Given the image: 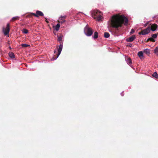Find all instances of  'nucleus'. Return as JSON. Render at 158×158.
<instances>
[{
  "mask_svg": "<svg viewBox=\"0 0 158 158\" xmlns=\"http://www.w3.org/2000/svg\"><path fill=\"white\" fill-rule=\"evenodd\" d=\"M84 32L85 35L88 36H91L93 33V30L88 25H86L85 27Z\"/></svg>",
  "mask_w": 158,
  "mask_h": 158,
  "instance_id": "nucleus-3",
  "label": "nucleus"
},
{
  "mask_svg": "<svg viewBox=\"0 0 158 158\" xmlns=\"http://www.w3.org/2000/svg\"><path fill=\"white\" fill-rule=\"evenodd\" d=\"M32 15H33L36 17H38L39 16H43L44 15V14L42 12L40 11L37 10L35 14L34 13H31L29 15H28V16L29 17H32Z\"/></svg>",
  "mask_w": 158,
  "mask_h": 158,
  "instance_id": "nucleus-4",
  "label": "nucleus"
},
{
  "mask_svg": "<svg viewBox=\"0 0 158 158\" xmlns=\"http://www.w3.org/2000/svg\"><path fill=\"white\" fill-rule=\"evenodd\" d=\"M66 16L65 15H64V16H61V17L60 18H62V19H63V18L64 19H65V18H66Z\"/></svg>",
  "mask_w": 158,
  "mask_h": 158,
  "instance_id": "nucleus-27",
  "label": "nucleus"
},
{
  "mask_svg": "<svg viewBox=\"0 0 158 158\" xmlns=\"http://www.w3.org/2000/svg\"><path fill=\"white\" fill-rule=\"evenodd\" d=\"M104 37L106 38H108L110 36V35L109 33L105 32L104 34Z\"/></svg>",
  "mask_w": 158,
  "mask_h": 158,
  "instance_id": "nucleus-18",
  "label": "nucleus"
},
{
  "mask_svg": "<svg viewBox=\"0 0 158 158\" xmlns=\"http://www.w3.org/2000/svg\"><path fill=\"white\" fill-rule=\"evenodd\" d=\"M62 48H63V43L60 44V45L59 48L58 50V53L57 54V56L56 57L52 58L51 59V60H55L58 58V57L59 56L60 54V53L62 50Z\"/></svg>",
  "mask_w": 158,
  "mask_h": 158,
  "instance_id": "nucleus-6",
  "label": "nucleus"
},
{
  "mask_svg": "<svg viewBox=\"0 0 158 158\" xmlns=\"http://www.w3.org/2000/svg\"><path fill=\"white\" fill-rule=\"evenodd\" d=\"M58 40L60 44L63 43L62 42V40L63 37V35H57Z\"/></svg>",
  "mask_w": 158,
  "mask_h": 158,
  "instance_id": "nucleus-11",
  "label": "nucleus"
},
{
  "mask_svg": "<svg viewBox=\"0 0 158 158\" xmlns=\"http://www.w3.org/2000/svg\"><path fill=\"white\" fill-rule=\"evenodd\" d=\"M152 38H156L157 37V34H153L152 35Z\"/></svg>",
  "mask_w": 158,
  "mask_h": 158,
  "instance_id": "nucleus-25",
  "label": "nucleus"
},
{
  "mask_svg": "<svg viewBox=\"0 0 158 158\" xmlns=\"http://www.w3.org/2000/svg\"><path fill=\"white\" fill-rule=\"evenodd\" d=\"M9 48L10 49H11V48L10 47H9Z\"/></svg>",
  "mask_w": 158,
  "mask_h": 158,
  "instance_id": "nucleus-31",
  "label": "nucleus"
},
{
  "mask_svg": "<svg viewBox=\"0 0 158 158\" xmlns=\"http://www.w3.org/2000/svg\"><path fill=\"white\" fill-rule=\"evenodd\" d=\"M152 76L158 79V75L156 72H155L152 74Z\"/></svg>",
  "mask_w": 158,
  "mask_h": 158,
  "instance_id": "nucleus-21",
  "label": "nucleus"
},
{
  "mask_svg": "<svg viewBox=\"0 0 158 158\" xmlns=\"http://www.w3.org/2000/svg\"><path fill=\"white\" fill-rule=\"evenodd\" d=\"M149 41L153 42L155 41V40L152 37H151L148 38L147 40V42H148Z\"/></svg>",
  "mask_w": 158,
  "mask_h": 158,
  "instance_id": "nucleus-20",
  "label": "nucleus"
},
{
  "mask_svg": "<svg viewBox=\"0 0 158 158\" xmlns=\"http://www.w3.org/2000/svg\"><path fill=\"white\" fill-rule=\"evenodd\" d=\"M9 56L12 58H15V55L12 52H10L8 53Z\"/></svg>",
  "mask_w": 158,
  "mask_h": 158,
  "instance_id": "nucleus-13",
  "label": "nucleus"
},
{
  "mask_svg": "<svg viewBox=\"0 0 158 158\" xmlns=\"http://www.w3.org/2000/svg\"><path fill=\"white\" fill-rule=\"evenodd\" d=\"M98 37V33L97 31H95L94 34L93 38L94 39H97Z\"/></svg>",
  "mask_w": 158,
  "mask_h": 158,
  "instance_id": "nucleus-19",
  "label": "nucleus"
},
{
  "mask_svg": "<svg viewBox=\"0 0 158 158\" xmlns=\"http://www.w3.org/2000/svg\"><path fill=\"white\" fill-rule=\"evenodd\" d=\"M143 52L148 55L150 54V50L148 49H146L143 51Z\"/></svg>",
  "mask_w": 158,
  "mask_h": 158,
  "instance_id": "nucleus-12",
  "label": "nucleus"
},
{
  "mask_svg": "<svg viewBox=\"0 0 158 158\" xmlns=\"http://www.w3.org/2000/svg\"><path fill=\"white\" fill-rule=\"evenodd\" d=\"M134 32H135V30L133 29H131V30L130 33L131 34H132Z\"/></svg>",
  "mask_w": 158,
  "mask_h": 158,
  "instance_id": "nucleus-26",
  "label": "nucleus"
},
{
  "mask_svg": "<svg viewBox=\"0 0 158 158\" xmlns=\"http://www.w3.org/2000/svg\"><path fill=\"white\" fill-rule=\"evenodd\" d=\"M10 24L9 23H8L7 24L6 27V28H5L4 27L3 28L2 31L5 35H6L9 33L10 30Z\"/></svg>",
  "mask_w": 158,
  "mask_h": 158,
  "instance_id": "nucleus-5",
  "label": "nucleus"
},
{
  "mask_svg": "<svg viewBox=\"0 0 158 158\" xmlns=\"http://www.w3.org/2000/svg\"><path fill=\"white\" fill-rule=\"evenodd\" d=\"M158 26L156 24H154L151 25L150 27V30L152 31H155L156 30Z\"/></svg>",
  "mask_w": 158,
  "mask_h": 158,
  "instance_id": "nucleus-9",
  "label": "nucleus"
},
{
  "mask_svg": "<svg viewBox=\"0 0 158 158\" xmlns=\"http://www.w3.org/2000/svg\"><path fill=\"white\" fill-rule=\"evenodd\" d=\"M127 62L128 64L130 65L132 64V62L130 58H128L127 59Z\"/></svg>",
  "mask_w": 158,
  "mask_h": 158,
  "instance_id": "nucleus-14",
  "label": "nucleus"
},
{
  "mask_svg": "<svg viewBox=\"0 0 158 158\" xmlns=\"http://www.w3.org/2000/svg\"><path fill=\"white\" fill-rule=\"evenodd\" d=\"M45 21H46V22L47 23H49V22H48V21L47 20V19L45 18Z\"/></svg>",
  "mask_w": 158,
  "mask_h": 158,
  "instance_id": "nucleus-29",
  "label": "nucleus"
},
{
  "mask_svg": "<svg viewBox=\"0 0 158 158\" xmlns=\"http://www.w3.org/2000/svg\"><path fill=\"white\" fill-rule=\"evenodd\" d=\"M19 17L18 16H15L13 17L11 20V21L14 22L15 20L19 19Z\"/></svg>",
  "mask_w": 158,
  "mask_h": 158,
  "instance_id": "nucleus-16",
  "label": "nucleus"
},
{
  "mask_svg": "<svg viewBox=\"0 0 158 158\" xmlns=\"http://www.w3.org/2000/svg\"><path fill=\"white\" fill-rule=\"evenodd\" d=\"M138 55L141 60L143 59L144 57L143 55V53L142 51H140L138 53Z\"/></svg>",
  "mask_w": 158,
  "mask_h": 158,
  "instance_id": "nucleus-10",
  "label": "nucleus"
},
{
  "mask_svg": "<svg viewBox=\"0 0 158 158\" xmlns=\"http://www.w3.org/2000/svg\"><path fill=\"white\" fill-rule=\"evenodd\" d=\"M65 20L64 19H62V18H60L58 20V22L59 23H60L61 24L65 22Z\"/></svg>",
  "mask_w": 158,
  "mask_h": 158,
  "instance_id": "nucleus-17",
  "label": "nucleus"
},
{
  "mask_svg": "<svg viewBox=\"0 0 158 158\" xmlns=\"http://www.w3.org/2000/svg\"><path fill=\"white\" fill-rule=\"evenodd\" d=\"M21 45L22 47L23 48H26L30 46L29 45L27 44H22Z\"/></svg>",
  "mask_w": 158,
  "mask_h": 158,
  "instance_id": "nucleus-23",
  "label": "nucleus"
},
{
  "mask_svg": "<svg viewBox=\"0 0 158 158\" xmlns=\"http://www.w3.org/2000/svg\"><path fill=\"white\" fill-rule=\"evenodd\" d=\"M135 38V35H133L129 38L127 39L126 41L127 42H132Z\"/></svg>",
  "mask_w": 158,
  "mask_h": 158,
  "instance_id": "nucleus-8",
  "label": "nucleus"
},
{
  "mask_svg": "<svg viewBox=\"0 0 158 158\" xmlns=\"http://www.w3.org/2000/svg\"><path fill=\"white\" fill-rule=\"evenodd\" d=\"M23 32L25 34H27L28 32V30L26 29H23Z\"/></svg>",
  "mask_w": 158,
  "mask_h": 158,
  "instance_id": "nucleus-24",
  "label": "nucleus"
},
{
  "mask_svg": "<svg viewBox=\"0 0 158 158\" xmlns=\"http://www.w3.org/2000/svg\"><path fill=\"white\" fill-rule=\"evenodd\" d=\"M155 54L157 56H158V48L156 47L154 51Z\"/></svg>",
  "mask_w": 158,
  "mask_h": 158,
  "instance_id": "nucleus-15",
  "label": "nucleus"
},
{
  "mask_svg": "<svg viewBox=\"0 0 158 158\" xmlns=\"http://www.w3.org/2000/svg\"><path fill=\"white\" fill-rule=\"evenodd\" d=\"M132 44H131V43H129L127 45V46H128L129 47H132Z\"/></svg>",
  "mask_w": 158,
  "mask_h": 158,
  "instance_id": "nucleus-28",
  "label": "nucleus"
},
{
  "mask_svg": "<svg viewBox=\"0 0 158 158\" xmlns=\"http://www.w3.org/2000/svg\"><path fill=\"white\" fill-rule=\"evenodd\" d=\"M150 27H148L146 29L142 30L140 32H139V34L140 35H145L148 34L150 31Z\"/></svg>",
  "mask_w": 158,
  "mask_h": 158,
  "instance_id": "nucleus-7",
  "label": "nucleus"
},
{
  "mask_svg": "<svg viewBox=\"0 0 158 158\" xmlns=\"http://www.w3.org/2000/svg\"><path fill=\"white\" fill-rule=\"evenodd\" d=\"M128 20L123 15L117 14L112 16L108 21V28L110 29L114 28L118 29L119 27H121L122 25H127Z\"/></svg>",
  "mask_w": 158,
  "mask_h": 158,
  "instance_id": "nucleus-1",
  "label": "nucleus"
},
{
  "mask_svg": "<svg viewBox=\"0 0 158 158\" xmlns=\"http://www.w3.org/2000/svg\"><path fill=\"white\" fill-rule=\"evenodd\" d=\"M92 17L98 21H100L102 19V12L99 11L94 10L92 11Z\"/></svg>",
  "mask_w": 158,
  "mask_h": 158,
  "instance_id": "nucleus-2",
  "label": "nucleus"
},
{
  "mask_svg": "<svg viewBox=\"0 0 158 158\" xmlns=\"http://www.w3.org/2000/svg\"><path fill=\"white\" fill-rule=\"evenodd\" d=\"M54 53H56V50H55V51H54Z\"/></svg>",
  "mask_w": 158,
  "mask_h": 158,
  "instance_id": "nucleus-30",
  "label": "nucleus"
},
{
  "mask_svg": "<svg viewBox=\"0 0 158 158\" xmlns=\"http://www.w3.org/2000/svg\"><path fill=\"white\" fill-rule=\"evenodd\" d=\"M60 25L59 23H58L57 24V25L56 26L55 28L56 30V31H58L59 30V28L60 27Z\"/></svg>",
  "mask_w": 158,
  "mask_h": 158,
  "instance_id": "nucleus-22",
  "label": "nucleus"
}]
</instances>
